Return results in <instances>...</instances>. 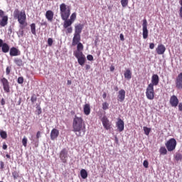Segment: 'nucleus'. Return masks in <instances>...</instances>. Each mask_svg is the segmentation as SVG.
Here are the masks:
<instances>
[{"label": "nucleus", "mask_w": 182, "mask_h": 182, "mask_svg": "<svg viewBox=\"0 0 182 182\" xmlns=\"http://www.w3.org/2000/svg\"><path fill=\"white\" fill-rule=\"evenodd\" d=\"M73 132L75 133L77 137L85 136V134L86 133V125L82 117H79L76 115L75 116L73 121Z\"/></svg>", "instance_id": "1"}, {"label": "nucleus", "mask_w": 182, "mask_h": 182, "mask_svg": "<svg viewBox=\"0 0 182 182\" xmlns=\"http://www.w3.org/2000/svg\"><path fill=\"white\" fill-rule=\"evenodd\" d=\"M14 16L15 19H18V23H20L21 29H25V28L28 26V23H26V14L25 11H20L19 9H15L14 12Z\"/></svg>", "instance_id": "2"}, {"label": "nucleus", "mask_w": 182, "mask_h": 182, "mask_svg": "<svg viewBox=\"0 0 182 182\" xmlns=\"http://www.w3.org/2000/svg\"><path fill=\"white\" fill-rule=\"evenodd\" d=\"M60 15L61 19H69L70 16V6L62 3L60 5Z\"/></svg>", "instance_id": "3"}, {"label": "nucleus", "mask_w": 182, "mask_h": 182, "mask_svg": "<svg viewBox=\"0 0 182 182\" xmlns=\"http://www.w3.org/2000/svg\"><path fill=\"white\" fill-rule=\"evenodd\" d=\"M165 146L168 151H173V150H176V147L177 146V141L176 139L171 138L165 144Z\"/></svg>", "instance_id": "4"}, {"label": "nucleus", "mask_w": 182, "mask_h": 182, "mask_svg": "<svg viewBox=\"0 0 182 182\" xmlns=\"http://www.w3.org/2000/svg\"><path fill=\"white\" fill-rule=\"evenodd\" d=\"M0 83L3 86L5 93H11V87L9 86V81L5 77L0 78Z\"/></svg>", "instance_id": "5"}, {"label": "nucleus", "mask_w": 182, "mask_h": 182, "mask_svg": "<svg viewBox=\"0 0 182 182\" xmlns=\"http://www.w3.org/2000/svg\"><path fill=\"white\" fill-rule=\"evenodd\" d=\"M146 96L149 100H153L154 99V87L148 85L146 90Z\"/></svg>", "instance_id": "6"}, {"label": "nucleus", "mask_w": 182, "mask_h": 182, "mask_svg": "<svg viewBox=\"0 0 182 182\" xmlns=\"http://www.w3.org/2000/svg\"><path fill=\"white\" fill-rule=\"evenodd\" d=\"M101 122L105 130H110L112 129V122L106 117V116H104L101 119Z\"/></svg>", "instance_id": "7"}, {"label": "nucleus", "mask_w": 182, "mask_h": 182, "mask_svg": "<svg viewBox=\"0 0 182 182\" xmlns=\"http://www.w3.org/2000/svg\"><path fill=\"white\" fill-rule=\"evenodd\" d=\"M142 35L144 39H147L149 38V30L147 29V20L144 19L142 21Z\"/></svg>", "instance_id": "8"}, {"label": "nucleus", "mask_w": 182, "mask_h": 182, "mask_svg": "<svg viewBox=\"0 0 182 182\" xmlns=\"http://www.w3.org/2000/svg\"><path fill=\"white\" fill-rule=\"evenodd\" d=\"M62 163L66 164L68 163V149L65 148L63 149L60 152L59 156Z\"/></svg>", "instance_id": "9"}, {"label": "nucleus", "mask_w": 182, "mask_h": 182, "mask_svg": "<svg viewBox=\"0 0 182 182\" xmlns=\"http://www.w3.org/2000/svg\"><path fill=\"white\" fill-rule=\"evenodd\" d=\"M169 103L172 107H177L178 106V98L176 95H172L170 97Z\"/></svg>", "instance_id": "10"}, {"label": "nucleus", "mask_w": 182, "mask_h": 182, "mask_svg": "<svg viewBox=\"0 0 182 182\" xmlns=\"http://www.w3.org/2000/svg\"><path fill=\"white\" fill-rule=\"evenodd\" d=\"M0 48H1L3 53H8V52H9V45L6 43H4L3 39H0Z\"/></svg>", "instance_id": "11"}, {"label": "nucleus", "mask_w": 182, "mask_h": 182, "mask_svg": "<svg viewBox=\"0 0 182 182\" xmlns=\"http://www.w3.org/2000/svg\"><path fill=\"white\" fill-rule=\"evenodd\" d=\"M159 82H160V78L159 77V75L157 74H154L151 77V83L149 85L153 87L157 86Z\"/></svg>", "instance_id": "12"}, {"label": "nucleus", "mask_w": 182, "mask_h": 182, "mask_svg": "<svg viewBox=\"0 0 182 182\" xmlns=\"http://www.w3.org/2000/svg\"><path fill=\"white\" fill-rule=\"evenodd\" d=\"M116 126L118 132H122L124 130V122L122 119H118V121L116 123Z\"/></svg>", "instance_id": "13"}, {"label": "nucleus", "mask_w": 182, "mask_h": 182, "mask_svg": "<svg viewBox=\"0 0 182 182\" xmlns=\"http://www.w3.org/2000/svg\"><path fill=\"white\" fill-rule=\"evenodd\" d=\"M176 88L181 90L182 89V73H179L176 80Z\"/></svg>", "instance_id": "14"}, {"label": "nucleus", "mask_w": 182, "mask_h": 182, "mask_svg": "<svg viewBox=\"0 0 182 182\" xmlns=\"http://www.w3.org/2000/svg\"><path fill=\"white\" fill-rule=\"evenodd\" d=\"M156 52L157 55H164V52H166V46L163 44L158 45L156 48Z\"/></svg>", "instance_id": "15"}, {"label": "nucleus", "mask_w": 182, "mask_h": 182, "mask_svg": "<svg viewBox=\"0 0 182 182\" xmlns=\"http://www.w3.org/2000/svg\"><path fill=\"white\" fill-rule=\"evenodd\" d=\"M118 101L124 102V99H126V91L124 90H120L118 92Z\"/></svg>", "instance_id": "16"}, {"label": "nucleus", "mask_w": 182, "mask_h": 182, "mask_svg": "<svg viewBox=\"0 0 182 182\" xmlns=\"http://www.w3.org/2000/svg\"><path fill=\"white\" fill-rule=\"evenodd\" d=\"M59 136V130L56 129H53L50 132V139L51 140H55V139H58Z\"/></svg>", "instance_id": "17"}, {"label": "nucleus", "mask_w": 182, "mask_h": 182, "mask_svg": "<svg viewBox=\"0 0 182 182\" xmlns=\"http://www.w3.org/2000/svg\"><path fill=\"white\" fill-rule=\"evenodd\" d=\"M54 15L55 14H53V11H52L51 10H48L46 12V18L49 22H52V21H53Z\"/></svg>", "instance_id": "18"}, {"label": "nucleus", "mask_w": 182, "mask_h": 182, "mask_svg": "<svg viewBox=\"0 0 182 182\" xmlns=\"http://www.w3.org/2000/svg\"><path fill=\"white\" fill-rule=\"evenodd\" d=\"M19 55H21V51L16 48L12 47L10 49V56H19Z\"/></svg>", "instance_id": "19"}, {"label": "nucleus", "mask_w": 182, "mask_h": 182, "mask_svg": "<svg viewBox=\"0 0 182 182\" xmlns=\"http://www.w3.org/2000/svg\"><path fill=\"white\" fill-rule=\"evenodd\" d=\"M77 43H80V35L74 34L72 45L73 46H76Z\"/></svg>", "instance_id": "20"}, {"label": "nucleus", "mask_w": 182, "mask_h": 182, "mask_svg": "<svg viewBox=\"0 0 182 182\" xmlns=\"http://www.w3.org/2000/svg\"><path fill=\"white\" fill-rule=\"evenodd\" d=\"M83 30V25L82 24H77L75 26V30L74 35H80L82 33V31Z\"/></svg>", "instance_id": "21"}, {"label": "nucleus", "mask_w": 182, "mask_h": 182, "mask_svg": "<svg viewBox=\"0 0 182 182\" xmlns=\"http://www.w3.org/2000/svg\"><path fill=\"white\" fill-rule=\"evenodd\" d=\"M6 25H8V16L1 17L0 20V26H1V28L6 26Z\"/></svg>", "instance_id": "22"}, {"label": "nucleus", "mask_w": 182, "mask_h": 182, "mask_svg": "<svg viewBox=\"0 0 182 182\" xmlns=\"http://www.w3.org/2000/svg\"><path fill=\"white\" fill-rule=\"evenodd\" d=\"M124 76L125 79H127V80H130V79H132V71L130 70V68H127L125 70Z\"/></svg>", "instance_id": "23"}, {"label": "nucleus", "mask_w": 182, "mask_h": 182, "mask_svg": "<svg viewBox=\"0 0 182 182\" xmlns=\"http://www.w3.org/2000/svg\"><path fill=\"white\" fill-rule=\"evenodd\" d=\"M63 21H64L63 22V28H70L72 26V23H73L71 21H70L69 19H63Z\"/></svg>", "instance_id": "24"}, {"label": "nucleus", "mask_w": 182, "mask_h": 182, "mask_svg": "<svg viewBox=\"0 0 182 182\" xmlns=\"http://www.w3.org/2000/svg\"><path fill=\"white\" fill-rule=\"evenodd\" d=\"M84 114L86 116H89V114H90V105L85 104L84 105Z\"/></svg>", "instance_id": "25"}, {"label": "nucleus", "mask_w": 182, "mask_h": 182, "mask_svg": "<svg viewBox=\"0 0 182 182\" xmlns=\"http://www.w3.org/2000/svg\"><path fill=\"white\" fill-rule=\"evenodd\" d=\"M77 62L80 66H83L85 65V63L86 62V57L82 56L80 57V58H77Z\"/></svg>", "instance_id": "26"}, {"label": "nucleus", "mask_w": 182, "mask_h": 182, "mask_svg": "<svg viewBox=\"0 0 182 182\" xmlns=\"http://www.w3.org/2000/svg\"><path fill=\"white\" fill-rule=\"evenodd\" d=\"M80 176L84 180L87 178V171H86L85 169H82L80 171Z\"/></svg>", "instance_id": "27"}, {"label": "nucleus", "mask_w": 182, "mask_h": 182, "mask_svg": "<svg viewBox=\"0 0 182 182\" xmlns=\"http://www.w3.org/2000/svg\"><path fill=\"white\" fill-rule=\"evenodd\" d=\"M14 63H16L17 66H22V65H23V61H22V59L21 58H16L14 59Z\"/></svg>", "instance_id": "28"}, {"label": "nucleus", "mask_w": 182, "mask_h": 182, "mask_svg": "<svg viewBox=\"0 0 182 182\" xmlns=\"http://www.w3.org/2000/svg\"><path fill=\"white\" fill-rule=\"evenodd\" d=\"M31 31L33 35H36V26L33 23L31 24Z\"/></svg>", "instance_id": "29"}, {"label": "nucleus", "mask_w": 182, "mask_h": 182, "mask_svg": "<svg viewBox=\"0 0 182 182\" xmlns=\"http://www.w3.org/2000/svg\"><path fill=\"white\" fill-rule=\"evenodd\" d=\"M75 58H77V59H79L80 58H82L83 56H85V55H83V52L77 50L75 53Z\"/></svg>", "instance_id": "30"}, {"label": "nucleus", "mask_w": 182, "mask_h": 182, "mask_svg": "<svg viewBox=\"0 0 182 182\" xmlns=\"http://www.w3.org/2000/svg\"><path fill=\"white\" fill-rule=\"evenodd\" d=\"M144 132L146 136H149L150 134V132H151V128H149L147 127H144Z\"/></svg>", "instance_id": "31"}, {"label": "nucleus", "mask_w": 182, "mask_h": 182, "mask_svg": "<svg viewBox=\"0 0 182 182\" xmlns=\"http://www.w3.org/2000/svg\"><path fill=\"white\" fill-rule=\"evenodd\" d=\"M159 153H160V154H163L164 156V155L167 154V149H166V147L161 146L159 149Z\"/></svg>", "instance_id": "32"}, {"label": "nucleus", "mask_w": 182, "mask_h": 182, "mask_svg": "<svg viewBox=\"0 0 182 182\" xmlns=\"http://www.w3.org/2000/svg\"><path fill=\"white\" fill-rule=\"evenodd\" d=\"M174 159L176 161H181L182 160V154L180 153H177L175 156Z\"/></svg>", "instance_id": "33"}, {"label": "nucleus", "mask_w": 182, "mask_h": 182, "mask_svg": "<svg viewBox=\"0 0 182 182\" xmlns=\"http://www.w3.org/2000/svg\"><path fill=\"white\" fill-rule=\"evenodd\" d=\"M0 136L1 137V139H6V137H8V134H6V132L5 131H1L0 132Z\"/></svg>", "instance_id": "34"}, {"label": "nucleus", "mask_w": 182, "mask_h": 182, "mask_svg": "<svg viewBox=\"0 0 182 182\" xmlns=\"http://www.w3.org/2000/svg\"><path fill=\"white\" fill-rule=\"evenodd\" d=\"M12 176L14 177V179L16 180V178H19V172H18L17 171H14L12 172Z\"/></svg>", "instance_id": "35"}, {"label": "nucleus", "mask_w": 182, "mask_h": 182, "mask_svg": "<svg viewBox=\"0 0 182 182\" xmlns=\"http://www.w3.org/2000/svg\"><path fill=\"white\" fill-rule=\"evenodd\" d=\"M73 23L76 20V13H73L69 19Z\"/></svg>", "instance_id": "36"}, {"label": "nucleus", "mask_w": 182, "mask_h": 182, "mask_svg": "<svg viewBox=\"0 0 182 182\" xmlns=\"http://www.w3.org/2000/svg\"><path fill=\"white\" fill-rule=\"evenodd\" d=\"M121 4L123 8H126L129 5V0H121Z\"/></svg>", "instance_id": "37"}, {"label": "nucleus", "mask_w": 182, "mask_h": 182, "mask_svg": "<svg viewBox=\"0 0 182 182\" xmlns=\"http://www.w3.org/2000/svg\"><path fill=\"white\" fill-rule=\"evenodd\" d=\"M77 50L81 52L83 50V44H82V43H79L77 44Z\"/></svg>", "instance_id": "38"}, {"label": "nucleus", "mask_w": 182, "mask_h": 182, "mask_svg": "<svg viewBox=\"0 0 182 182\" xmlns=\"http://www.w3.org/2000/svg\"><path fill=\"white\" fill-rule=\"evenodd\" d=\"M22 144L24 147H26V146H28V138H26V136H24L23 138Z\"/></svg>", "instance_id": "39"}, {"label": "nucleus", "mask_w": 182, "mask_h": 182, "mask_svg": "<svg viewBox=\"0 0 182 182\" xmlns=\"http://www.w3.org/2000/svg\"><path fill=\"white\" fill-rule=\"evenodd\" d=\"M64 29H66L65 33L67 35L68 33H72V32H73V28L72 27L64 28Z\"/></svg>", "instance_id": "40"}, {"label": "nucleus", "mask_w": 182, "mask_h": 182, "mask_svg": "<svg viewBox=\"0 0 182 182\" xmlns=\"http://www.w3.org/2000/svg\"><path fill=\"white\" fill-rule=\"evenodd\" d=\"M102 109L103 110H107V109H109V103H107V102L102 103Z\"/></svg>", "instance_id": "41"}, {"label": "nucleus", "mask_w": 182, "mask_h": 182, "mask_svg": "<svg viewBox=\"0 0 182 182\" xmlns=\"http://www.w3.org/2000/svg\"><path fill=\"white\" fill-rule=\"evenodd\" d=\"M31 103L33 105L36 100H38V98L36 97V95H32L31 97Z\"/></svg>", "instance_id": "42"}, {"label": "nucleus", "mask_w": 182, "mask_h": 182, "mask_svg": "<svg viewBox=\"0 0 182 182\" xmlns=\"http://www.w3.org/2000/svg\"><path fill=\"white\" fill-rule=\"evenodd\" d=\"M36 109H37L36 112L38 114H42V108H41V106L38 105L36 107Z\"/></svg>", "instance_id": "43"}, {"label": "nucleus", "mask_w": 182, "mask_h": 182, "mask_svg": "<svg viewBox=\"0 0 182 182\" xmlns=\"http://www.w3.org/2000/svg\"><path fill=\"white\" fill-rule=\"evenodd\" d=\"M17 82L19 83V85H22V83H23V77H19Z\"/></svg>", "instance_id": "44"}, {"label": "nucleus", "mask_w": 182, "mask_h": 182, "mask_svg": "<svg viewBox=\"0 0 182 182\" xmlns=\"http://www.w3.org/2000/svg\"><path fill=\"white\" fill-rule=\"evenodd\" d=\"M48 46H52L53 45V40L50 38L48 39Z\"/></svg>", "instance_id": "45"}, {"label": "nucleus", "mask_w": 182, "mask_h": 182, "mask_svg": "<svg viewBox=\"0 0 182 182\" xmlns=\"http://www.w3.org/2000/svg\"><path fill=\"white\" fill-rule=\"evenodd\" d=\"M143 166L145 168H149V161L147 160L144 161Z\"/></svg>", "instance_id": "46"}, {"label": "nucleus", "mask_w": 182, "mask_h": 182, "mask_svg": "<svg viewBox=\"0 0 182 182\" xmlns=\"http://www.w3.org/2000/svg\"><path fill=\"white\" fill-rule=\"evenodd\" d=\"M3 150H7L8 149V145H6V143L4 142L2 146Z\"/></svg>", "instance_id": "47"}, {"label": "nucleus", "mask_w": 182, "mask_h": 182, "mask_svg": "<svg viewBox=\"0 0 182 182\" xmlns=\"http://www.w3.org/2000/svg\"><path fill=\"white\" fill-rule=\"evenodd\" d=\"M5 16V12L3 10H0V18H4Z\"/></svg>", "instance_id": "48"}, {"label": "nucleus", "mask_w": 182, "mask_h": 182, "mask_svg": "<svg viewBox=\"0 0 182 182\" xmlns=\"http://www.w3.org/2000/svg\"><path fill=\"white\" fill-rule=\"evenodd\" d=\"M87 60H90V61L93 60V55H88L87 56Z\"/></svg>", "instance_id": "49"}, {"label": "nucleus", "mask_w": 182, "mask_h": 182, "mask_svg": "<svg viewBox=\"0 0 182 182\" xmlns=\"http://www.w3.org/2000/svg\"><path fill=\"white\" fill-rule=\"evenodd\" d=\"M11 73V68L7 67L6 69V74L9 75Z\"/></svg>", "instance_id": "50"}, {"label": "nucleus", "mask_w": 182, "mask_h": 182, "mask_svg": "<svg viewBox=\"0 0 182 182\" xmlns=\"http://www.w3.org/2000/svg\"><path fill=\"white\" fill-rule=\"evenodd\" d=\"M4 166H5V164H4V161H0V168H1V170H3Z\"/></svg>", "instance_id": "51"}, {"label": "nucleus", "mask_w": 182, "mask_h": 182, "mask_svg": "<svg viewBox=\"0 0 182 182\" xmlns=\"http://www.w3.org/2000/svg\"><path fill=\"white\" fill-rule=\"evenodd\" d=\"M178 105V110L182 112V102H180Z\"/></svg>", "instance_id": "52"}, {"label": "nucleus", "mask_w": 182, "mask_h": 182, "mask_svg": "<svg viewBox=\"0 0 182 182\" xmlns=\"http://www.w3.org/2000/svg\"><path fill=\"white\" fill-rule=\"evenodd\" d=\"M41 137V131H38L36 134V139H39Z\"/></svg>", "instance_id": "53"}, {"label": "nucleus", "mask_w": 182, "mask_h": 182, "mask_svg": "<svg viewBox=\"0 0 182 182\" xmlns=\"http://www.w3.org/2000/svg\"><path fill=\"white\" fill-rule=\"evenodd\" d=\"M154 43H151L150 44H149V48H151V49H153L154 48Z\"/></svg>", "instance_id": "54"}, {"label": "nucleus", "mask_w": 182, "mask_h": 182, "mask_svg": "<svg viewBox=\"0 0 182 182\" xmlns=\"http://www.w3.org/2000/svg\"><path fill=\"white\" fill-rule=\"evenodd\" d=\"M1 105L4 106L5 105V99L2 98L1 100Z\"/></svg>", "instance_id": "55"}, {"label": "nucleus", "mask_w": 182, "mask_h": 182, "mask_svg": "<svg viewBox=\"0 0 182 182\" xmlns=\"http://www.w3.org/2000/svg\"><path fill=\"white\" fill-rule=\"evenodd\" d=\"M119 38H120L121 41H124V36H123V34H120Z\"/></svg>", "instance_id": "56"}, {"label": "nucleus", "mask_w": 182, "mask_h": 182, "mask_svg": "<svg viewBox=\"0 0 182 182\" xmlns=\"http://www.w3.org/2000/svg\"><path fill=\"white\" fill-rule=\"evenodd\" d=\"M114 141H115V143H117V144H119V138H117V136L114 137Z\"/></svg>", "instance_id": "57"}, {"label": "nucleus", "mask_w": 182, "mask_h": 182, "mask_svg": "<svg viewBox=\"0 0 182 182\" xmlns=\"http://www.w3.org/2000/svg\"><path fill=\"white\" fill-rule=\"evenodd\" d=\"M102 97L103 99H106V97H107V94H106V92H104L102 95Z\"/></svg>", "instance_id": "58"}, {"label": "nucleus", "mask_w": 182, "mask_h": 182, "mask_svg": "<svg viewBox=\"0 0 182 182\" xmlns=\"http://www.w3.org/2000/svg\"><path fill=\"white\" fill-rule=\"evenodd\" d=\"M85 69H86L87 70H89V69H90V65H85Z\"/></svg>", "instance_id": "59"}, {"label": "nucleus", "mask_w": 182, "mask_h": 182, "mask_svg": "<svg viewBox=\"0 0 182 182\" xmlns=\"http://www.w3.org/2000/svg\"><path fill=\"white\" fill-rule=\"evenodd\" d=\"M110 71L114 72V66H111L110 67Z\"/></svg>", "instance_id": "60"}, {"label": "nucleus", "mask_w": 182, "mask_h": 182, "mask_svg": "<svg viewBox=\"0 0 182 182\" xmlns=\"http://www.w3.org/2000/svg\"><path fill=\"white\" fill-rule=\"evenodd\" d=\"M6 159H11V155L6 154Z\"/></svg>", "instance_id": "61"}, {"label": "nucleus", "mask_w": 182, "mask_h": 182, "mask_svg": "<svg viewBox=\"0 0 182 182\" xmlns=\"http://www.w3.org/2000/svg\"><path fill=\"white\" fill-rule=\"evenodd\" d=\"M179 4H180L181 6H182V0H179Z\"/></svg>", "instance_id": "62"}, {"label": "nucleus", "mask_w": 182, "mask_h": 182, "mask_svg": "<svg viewBox=\"0 0 182 182\" xmlns=\"http://www.w3.org/2000/svg\"><path fill=\"white\" fill-rule=\"evenodd\" d=\"M21 36H23V31H21Z\"/></svg>", "instance_id": "63"}, {"label": "nucleus", "mask_w": 182, "mask_h": 182, "mask_svg": "<svg viewBox=\"0 0 182 182\" xmlns=\"http://www.w3.org/2000/svg\"><path fill=\"white\" fill-rule=\"evenodd\" d=\"M114 90H116V92H117V91L119 90V88H118L117 87H116L114 88Z\"/></svg>", "instance_id": "64"}]
</instances>
